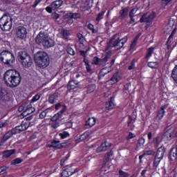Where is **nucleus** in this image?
Listing matches in <instances>:
<instances>
[{
  "label": "nucleus",
  "instance_id": "56",
  "mask_svg": "<svg viewBox=\"0 0 177 177\" xmlns=\"http://www.w3.org/2000/svg\"><path fill=\"white\" fill-rule=\"evenodd\" d=\"M84 5V8H86V9L91 8V0H86Z\"/></svg>",
  "mask_w": 177,
  "mask_h": 177
},
{
  "label": "nucleus",
  "instance_id": "16",
  "mask_svg": "<svg viewBox=\"0 0 177 177\" xmlns=\"http://www.w3.org/2000/svg\"><path fill=\"white\" fill-rule=\"evenodd\" d=\"M111 146L109 142L106 141L104 143H102L101 146L98 147L96 149L97 153H102V151H106L109 147Z\"/></svg>",
  "mask_w": 177,
  "mask_h": 177
},
{
  "label": "nucleus",
  "instance_id": "5",
  "mask_svg": "<svg viewBox=\"0 0 177 177\" xmlns=\"http://www.w3.org/2000/svg\"><path fill=\"white\" fill-rule=\"evenodd\" d=\"M0 59L7 66H12L15 62L13 54L8 50H3L0 53Z\"/></svg>",
  "mask_w": 177,
  "mask_h": 177
},
{
  "label": "nucleus",
  "instance_id": "13",
  "mask_svg": "<svg viewBox=\"0 0 177 177\" xmlns=\"http://www.w3.org/2000/svg\"><path fill=\"white\" fill-rule=\"evenodd\" d=\"M75 172H78V170L77 168L71 166L69 168L66 169L63 171L62 174L64 175V176H71V175H73V174H75Z\"/></svg>",
  "mask_w": 177,
  "mask_h": 177
},
{
  "label": "nucleus",
  "instance_id": "41",
  "mask_svg": "<svg viewBox=\"0 0 177 177\" xmlns=\"http://www.w3.org/2000/svg\"><path fill=\"white\" fill-rule=\"evenodd\" d=\"M59 135L61 139H66V138H68V136H70V134L66 131H63L62 133H60Z\"/></svg>",
  "mask_w": 177,
  "mask_h": 177
},
{
  "label": "nucleus",
  "instance_id": "36",
  "mask_svg": "<svg viewBox=\"0 0 177 177\" xmlns=\"http://www.w3.org/2000/svg\"><path fill=\"white\" fill-rule=\"evenodd\" d=\"M95 89H96V86L95 84L88 85L87 88V93H92V92H94Z\"/></svg>",
  "mask_w": 177,
  "mask_h": 177
},
{
  "label": "nucleus",
  "instance_id": "22",
  "mask_svg": "<svg viewBox=\"0 0 177 177\" xmlns=\"http://www.w3.org/2000/svg\"><path fill=\"white\" fill-rule=\"evenodd\" d=\"M96 124V119L95 118H90L86 122V127L87 128H92Z\"/></svg>",
  "mask_w": 177,
  "mask_h": 177
},
{
  "label": "nucleus",
  "instance_id": "34",
  "mask_svg": "<svg viewBox=\"0 0 177 177\" xmlns=\"http://www.w3.org/2000/svg\"><path fill=\"white\" fill-rule=\"evenodd\" d=\"M68 86L71 89H75V88H78V83H76L75 81H71L68 82Z\"/></svg>",
  "mask_w": 177,
  "mask_h": 177
},
{
  "label": "nucleus",
  "instance_id": "35",
  "mask_svg": "<svg viewBox=\"0 0 177 177\" xmlns=\"http://www.w3.org/2000/svg\"><path fill=\"white\" fill-rule=\"evenodd\" d=\"M148 66H149L150 68H158V62H148Z\"/></svg>",
  "mask_w": 177,
  "mask_h": 177
},
{
  "label": "nucleus",
  "instance_id": "8",
  "mask_svg": "<svg viewBox=\"0 0 177 177\" xmlns=\"http://www.w3.org/2000/svg\"><path fill=\"white\" fill-rule=\"evenodd\" d=\"M39 45H41L46 48H53V46H55V40L50 39V37H49V35H47L46 39L39 43Z\"/></svg>",
  "mask_w": 177,
  "mask_h": 177
},
{
  "label": "nucleus",
  "instance_id": "48",
  "mask_svg": "<svg viewBox=\"0 0 177 177\" xmlns=\"http://www.w3.org/2000/svg\"><path fill=\"white\" fill-rule=\"evenodd\" d=\"M136 12H138V8H133L129 12V17H134Z\"/></svg>",
  "mask_w": 177,
  "mask_h": 177
},
{
  "label": "nucleus",
  "instance_id": "60",
  "mask_svg": "<svg viewBox=\"0 0 177 177\" xmlns=\"http://www.w3.org/2000/svg\"><path fill=\"white\" fill-rule=\"evenodd\" d=\"M171 2V0H162V6L165 7Z\"/></svg>",
  "mask_w": 177,
  "mask_h": 177
},
{
  "label": "nucleus",
  "instance_id": "49",
  "mask_svg": "<svg viewBox=\"0 0 177 177\" xmlns=\"http://www.w3.org/2000/svg\"><path fill=\"white\" fill-rule=\"evenodd\" d=\"M119 175L120 177H129V174H128V173L124 172L122 170L119 171Z\"/></svg>",
  "mask_w": 177,
  "mask_h": 177
},
{
  "label": "nucleus",
  "instance_id": "39",
  "mask_svg": "<svg viewBox=\"0 0 177 177\" xmlns=\"http://www.w3.org/2000/svg\"><path fill=\"white\" fill-rule=\"evenodd\" d=\"M87 28H88V30H91L93 34L97 33V30H95V26H93L92 24H88L87 25Z\"/></svg>",
  "mask_w": 177,
  "mask_h": 177
},
{
  "label": "nucleus",
  "instance_id": "55",
  "mask_svg": "<svg viewBox=\"0 0 177 177\" xmlns=\"http://www.w3.org/2000/svg\"><path fill=\"white\" fill-rule=\"evenodd\" d=\"M80 14L78 13H71V17L72 19H80Z\"/></svg>",
  "mask_w": 177,
  "mask_h": 177
},
{
  "label": "nucleus",
  "instance_id": "29",
  "mask_svg": "<svg viewBox=\"0 0 177 177\" xmlns=\"http://www.w3.org/2000/svg\"><path fill=\"white\" fill-rule=\"evenodd\" d=\"M135 122V118H133L131 116H129V121L127 122L128 127H129L130 129H133L135 128V125H133V123Z\"/></svg>",
  "mask_w": 177,
  "mask_h": 177
},
{
  "label": "nucleus",
  "instance_id": "11",
  "mask_svg": "<svg viewBox=\"0 0 177 177\" xmlns=\"http://www.w3.org/2000/svg\"><path fill=\"white\" fill-rule=\"evenodd\" d=\"M17 131H16L15 129H12L11 131H8L7 133L4 135L3 137V140L0 142V146H3V143L6 142L8 139H10L13 135H16Z\"/></svg>",
  "mask_w": 177,
  "mask_h": 177
},
{
  "label": "nucleus",
  "instance_id": "3",
  "mask_svg": "<svg viewBox=\"0 0 177 177\" xmlns=\"http://www.w3.org/2000/svg\"><path fill=\"white\" fill-rule=\"evenodd\" d=\"M12 19L9 14H4L0 18V28L2 31H10L12 26Z\"/></svg>",
  "mask_w": 177,
  "mask_h": 177
},
{
  "label": "nucleus",
  "instance_id": "6",
  "mask_svg": "<svg viewBox=\"0 0 177 177\" xmlns=\"http://www.w3.org/2000/svg\"><path fill=\"white\" fill-rule=\"evenodd\" d=\"M18 56L24 67H31L32 65V59H31V57L27 53L19 52Z\"/></svg>",
  "mask_w": 177,
  "mask_h": 177
},
{
  "label": "nucleus",
  "instance_id": "57",
  "mask_svg": "<svg viewBox=\"0 0 177 177\" xmlns=\"http://www.w3.org/2000/svg\"><path fill=\"white\" fill-rule=\"evenodd\" d=\"M52 17L55 20H57V19H59V17H60V15H59L58 13L54 12L52 14Z\"/></svg>",
  "mask_w": 177,
  "mask_h": 177
},
{
  "label": "nucleus",
  "instance_id": "33",
  "mask_svg": "<svg viewBox=\"0 0 177 177\" xmlns=\"http://www.w3.org/2000/svg\"><path fill=\"white\" fill-rule=\"evenodd\" d=\"M57 99V95L56 93H54L49 97L48 102L51 104H53V103H55V102H56Z\"/></svg>",
  "mask_w": 177,
  "mask_h": 177
},
{
  "label": "nucleus",
  "instance_id": "59",
  "mask_svg": "<svg viewBox=\"0 0 177 177\" xmlns=\"http://www.w3.org/2000/svg\"><path fill=\"white\" fill-rule=\"evenodd\" d=\"M133 68H135V61L131 62L130 66L128 67V70H133Z\"/></svg>",
  "mask_w": 177,
  "mask_h": 177
},
{
  "label": "nucleus",
  "instance_id": "37",
  "mask_svg": "<svg viewBox=\"0 0 177 177\" xmlns=\"http://www.w3.org/2000/svg\"><path fill=\"white\" fill-rule=\"evenodd\" d=\"M77 38L80 44L84 45V41H85V37H84V35L81 33H77Z\"/></svg>",
  "mask_w": 177,
  "mask_h": 177
},
{
  "label": "nucleus",
  "instance_id": "53",
  "mask_svg": "<svg viewBox=\"0 0 177 177\" xmlns=\"http://www.w3.org/2000/svg\"><path fill=\"white\" fill-rule=\"evenodd\" d=\"M9 167L6 166H3L0 167V175H3V172L6 171Z\"/></svg>",
  "mask_w": 177,
  "mask_h": 177
},
{
  "label": "nucleus",
  "instance_id": "47",
  "mask_svg": "<svg viewBox=\"0 0 177 177\" xmlns=\"http://www.w3.org/2000/svg\"><path fill=\"white\" fill-rule=\"evenodd\" d=\"M59 118H62V116L59 113H57L51 118V121H57Z\"/></svg>",
  "mask_w": 177,
  "mask_h": 177
},
{
  "label": "nucleus",
  "instance_id": "24",
  "mask_svg": "<svg viewBox=\"0 0 177 177\" xmlns=\"http://www.w3.org/2000/svg\"><path fill=\"white\" fill-rule=\"evenodd\" d=\"M165 115V106H161L158 111L156 118H158V120H161Z\"/></svg>",
  "mask_w": 177,
  "mask_h": 177
},
{
  "label": "nucleus",
  "instance_id": "20",
  "mask_svg": "<svg viewBox=\"0 0 177 177\" xmlns=\"http://www.w3.org/2000/svg\"><path fill=\"white\" fill-rule=\"evenodd\" d=\"M62 5H63V1L62 0H57L51 3L53 10H56V9H59V8L62 6Z\"/></svg>",
  "mask_w": 177,
  "mask_h": 177
},
{
  "label": "nucleus",
  "instance_id": "30",
  "mask_svg": "<svg viewBox=\"0 0 177 177\" xmlns=\"http://www.w3.org/2000/svg\"><path fill=\"white\" fill-rule=\"evenodd\" d=\"M153 52H154V48L153 47L149 48L147 50V55L145 56V59H147V60H149V59L151 57V55H153Z\"/></svg>",
  "mask_w": 177,
  "mask_h": 177
},
{
  "label": "nucleus",
  "instance_id": "2",
  "mask_svg": "<svg viewBox=\"0 0 177 177\" xmlns=\"http://www.w3.org/2000/svg\"><path fill=\"white\" fill-rule=\"evenodd\" d=\"M35 61L38 67L40 68H46L50 63V59L48 53L44 51H39L36 53Z\"/></svg>",
  "mask_w": 177,
  "mask_h": 177
},
{
  "label": "nucleus",
  "instance_id": "64",
  "mask_svg": "<svg viewBox=\"0 0 177 177\" xmlns=\"http://www.w3.org/2000/svg\"><path fill=\"white\" fill-rule=\"evenodd\" d=\"M129 88H131V83H127L124 85V91H129Z\"/></svg>",
  "mask_w": 177,
  "mask_h": 177
},
{
  "label": "nucleus",
  "instance_id": "43",
  "mask_svg": "<svg viewBox=\"0 0 177 177\" xmlns=\"http://www.w3.org/2000/svg\"><path fill=\"white\" fill-rule=\"evenodd\" d=\"M153 143L155 147H158V146L160 145V138H158V137L155 138L153 140Z\"/></svg>",
  "mask_w": 177,
  "mask_h": 177
},
{
  "label": "nucleus",
  "instance_id": "18",
  "mask_svg": "<svg viewBox=\"0 0 177 177\" xmlns=\"http://www.w3.org/2000/svg\"><path fill=\"white\" fill-rule=\"evenodd\" d=\"M121 80V77L118 75V73H115L112 76L110 80L108 81L109 84L111 85H114V84H117Z\"/></svg>",
  "mask_w": 177,
  "mask_h": 177
},
{
  "label": "nucleus",
  "instance_id": "28",
  "mask_svg": "<svg viewBox=\"0 0 177 177\" xmlns=\"http://www.w3.org/2000/svg\"><path fill=\"white\" fill-rule=\"evenodd\" d=\"M162 158L157 155L155 156V158L153 159V167L155 168H157V167H158Z\"/></svg>",
  "mask_w": 177,
  "mask_h": 177
},
{
  "label": "nucleus",
  "instance_id": "54",
  "mask_svg": "<svg viewBox=\"0 0 177 177\" xmlns=\"http://www.w3.org/2000/svg\"><path fill=\"white\" fill-rule=\"evenodd\" d=\"M175 32H176V30L174 29V30L172 31V32H171V34L170 35V36L169 37V38H168V40H167V44H170V42H171V39L173 38L174 34H175Z\"/></svg>",
  "mask_w": 177,
  "mask_h": 177
},
{
  "label": "nucleus",
  "instance_id": "4",
  "mask_svg": "<svg viewBox=\"0 0 177 177\" xmlns=\"http://www.w3.org/2000/svg\"><path fill=\"white\" fill-rule=\"evenodd\" d=\"M127 37L120 39V34H116L113 35L112 39L110 40L109 44L111 48H115V49H121L124 46V44L127 42Z\"/></svg>",
  "mask_w": 177,
  "mask_h": 177
},
{
  "label": "nucleus",
  "instance_id": "7",
  "mask_svg": "<svg viewBox=\"0 0 177 177\" xmlns=\"http://www.w3.org/2000/svg\"><path fill=\"white\" fill-rule=\"evenodd\" d=\"M109 54L106 55L105 57L102 59H100L97 57H95L93 59V64H95V66H106V63H107L109 59L111 57V55H110V53H111V51L108 52Z\"/></svg>",
  "mask_w": 177,
  "mask_h": 177
},
{
  "label": "nucleus",
  "instance_id": "1",
  "mask_svg": "<svg viewBox=\"0 0 177 177\" xmlns=\"http://www.w3.org/2000/svg\"><path fill=\"white\" fill-rule=\"evenodd\" d=\"M4 81L7 86L17 88L21 82V76L16 70H8L4 73Z\"/></svg>",
  "mask_w": 177,
  "mask_h": 177
},
{
  "label": "nucleus",
  "instance_id": "10",
  "mask_svg": "<svg viewBox=\"0 0 177 177\" xmlns=\"http://www.w3.org/2000/svg\"><path fill=\"white\" fill-rule=\"evenodd\" d=\"M155 17H156V13L154 12L151 14L147 13L143 15L141 17L140 21H141V23H146L147 24H149V23H151V21L154 20Z\"/></svg>",
  "mask_w": 177,
  "mask_h": 177
},
{
  "label": "nucleus",
  "instance_id": "21",
  "mask_svg": "<svg viewBox=\"0 0 177 177\" xmlns=\"http://www.w3.org/2000/svg\"><path fill=\"white\" fill-rule=\"evenodd\" d=\"M16 153V149L6 150L3 152V158H9L10 156H13Z\"/></svg>",
  "mask_w": 177,
  "mask_h": 177
},
{
  "label": "nucleus",
  "instance_id": "15",
  "mask_svg": "<svg viewBox=\"0 0 177 177\" xmlns=\"http://www.w3.org/2000/svg\"><path fill=\"white\" fill-rule=\"evenodd\" d=\"M35 111V108L32 107L31 104H26V108L24 111L21 113V115L24 117H27V115H30V114H32Z\"/></svg>",
  "mask_w": 177,
  "mask_h": 177
},
{
  "label": "nucleus",
  "instance_id": "9",
  "mask_svg": "<svg viewBox=\"0 0 177 177\" xmlns=\"http://www.w3.org/2000/svg\"><path fill=\"white\" fill-rule=\"evenodd\" d=\"M15 34L17 38H19L20 39H24L26 37H27V29L24 26H19L15 29Z\"/></svg>",
  "mask_w": 177,
  "mask_h": 177
},
{
  "label": "nucleus",
  "instance_id": "44",
  "mask_svg": "<svg viewBox=\"0 0 177 177\" xmlns=\"http://www.w3.org/2000/svg\"><path fill=\"white\" fill-rule=\"evenodd\" d=\"M39 99H41V95L39 94H37L32 97L30 103H35V102H38Z\"/></svg>",
  "mask_w": 177,
  "mask_h": 177
},
{
  "label": "nucleus",
  "instance_id": "46",
  "mask_svg": "<svg viewBox=\"0 0 177 177\" xmlns=\"http://www.w3.org/2000/svg\"><path fill=\"white\" fill-rule=\"evenodd\" d=\"M145 145V138H141L138 140V143L137 144V146L138 147H142Z\"/></svg>",
  "mask_w": 177,
  "mask_h": 177
},
{
  "label": "nucleus",
  "instance_id": "62",
  "mask_svg": "<svg viewBox=\"0 0 177 177\" xmlns=\"http://www.w3.org/2000/svg\"><path fill=\"white\" fill-rule=\"evenodd\" d=\"M42 0H35L33 5L32 6V8H37L38 6V4Z\"/></svg>",
  "mask_w": 177,
  "mask_h": 177
},
{
  "label": "nucleus",
  "instance_id": "26",
  "mask_svg": "<svg viewBox=\"0 0 177 177\" xmlns=\"http://www.w3.org/2000/svg\"><path fill=\"white\" fill-rule=\"evenodd\" d=\"M114 98H113V97H111V100L109 102H108L106 104V109H107L108 110H112V109L113 107H115V104H114Z\"/></svg>",
  "mask_w": 177,
  "mask_h": 177
},
{
  "label": "nucleus",
  "instance_id": "61",
  "mask_svg": "<svg viewBox=\"0 0 177 177\" xmlns=\"http://www.w3.org/2000/svg\"><path fill=\"white\" fill-rule=\"evenodd\" d=\"M46 10L48 12V13H52V10H53V8H52V4H50V6H47L46 8Z\"/></svg>",
  "mask_w": 177,
  "mask_h": 177
},
{
  "label": "nucleus",
  "instance_id": "45",
  "mask_svg": "<svg viewBox=\"0 0 177 177\" xmlns=\"http://www.w3.org/2000/svg\"><path fill=\"white\" fill-rule=\"evenodd\" d=\"M154 154H156V151L153 150H147L144 152L145 156H154Z\"/></svg>",
  "mask_w": 177,
  "mask_h": 177
},
{
  "label": "nucleus",
  "instance_id": "50",
  "mask_svg": "<svg viewBox=\"0 0 177 177\" xmlns=\"http://www.w3.org/2000/svg\"><path fill=\"white\" fill-rule=\"evenodd\" d=\"M26 106L27 104H23L18 108V111H19V113H21V111H24V110H26Z\"/></svg>",
  "mask_w": 177,
  "mask_h": 177
},
{
  "label": "nucleus",
  "instance_id": "17",
  "mask_svg": "<svg viewBox=\"0 0 177 177\" xmlns=\"http://www.w3.org/2000/svg\"><path fill=\"white\" fill-rule=\"evenodd\" d=\"M67 144L62 143L60 144V141L54 140L51 142L50 147H54V149H63V147H66Z\"/></svg>",
  "mask_w": 177,
  "mask_h": 177
},
{
  "label": "nucleus",
  "instance_id": "19",
  "mask_svg": "<svg viewBox=\"0 0 177 177\" xmlns=\"http://www.w3.org/2000/svg\"><path fill=\"white\" fill-rule=\"evenodd\" d=\"M0 100H9L8 91L5 88H0Z\"/></svg>",
  "mask_w": 177,
  "mask_h": 177
},
{
  "label": "nucleus",
  "instance_id": "14",
  "mask_svg": "<svg viewBox=\"0 0 177 177\" xmlns=\"http://www.w3.org/2000/svg\"><path fill=\"white\" fill-rule=\"evenodd\" d=\"M48 33L44 31H40L35 38V42L39 44L44 41L48 36Z\"/></svg>",
  "mask_w": 177,
  "mask_h": 177
},
{
  "label": "nucleus",
  "instance_id": "12",
  "mask_svg": "<svg viewBox=\"0 0 177 177\" xmlns=\"http://www.w3.org/2000/svg\"><path fill=\"white\" fill-rule=\"evenodd\" d=\"M30 127V123L28 122H22L20 126H17L15 128V131L17 133H20V132H23V131H26Z\"/></svg>",
  "mask_w": 177,
  "mask_h": 177
},
{
  "label": "nucleus",
  "instance_id": "32",
  "mask_svg": "<svg viewBox=\"0 0 177 177\" xmlns=\"http://www.w3.org/2000/svg\"><path fill=\"white\" fill-rule=\"evenodd\" d=\"M110 71H107V68H102L99 73V78H102V77H104L106 74H109Z\"/></svg>",
  "mask_w": 177,
  "mask_h": 177
},
{
  "label": "nucleus",
  "instance_id": "51",
  "mask_svg": "<svg viewBox=\"0 0 177 177\" xmlns=\"http://www.w3.org/2000/svg\"><path fill=\"white\" fill-rule=\"evenodd\" d=\"M67 53H68V55H71L72 56H74V55H75V51H74V50L71 47H68L67 48Z\"/></svg>",
  "mask_w": 177,
  "mask_h": 177
},
{
  "label": "nucleus",
  "instance_id": "23",
  "mask_svg": "<svg viewBox=\"0 0 177 177\" xmlns=\"http://www.w3.org/2000/svg\"><path fill=\"white\" fill-rule=\"evenodd\" d=\"M173 135H174V131L171 130H168L163 134L162 138L166 140H171V139H172Z\"/></svg>",
  "mask_w": 177,
  "mask_h": 177
},
{
  "label": "nucleus",
  "instance_id": "31",
  "mask_svg": "<svg viewBox=\"0 0 177 177\" xmlns=\"http://www.w3.org/2000/svg\"><path fill=\"white\" fill-rule=\"evenodd\" d=\"M61 35H62V38H64V39H68L70 35V32L67 30L62 29L61 30Z\"/></svg>",
  "mask_w": 177,
  "mask_h": 177
},
{
  "label": "nucleus",
  "instance_id": "52",
  "mask_svg": "<svg viewBox=\"0 0 177 177\" xmlns=\"http://www.w3.org/2000/svg\"><path fill=\"white\" fill-rule=\"evenodd\" d=\"M104 15V12L102 11V12H100V13L97 15V17L96 20H97V21H100V20H102V19H103Z\"/></svg>",
  "mask_w": 177,
  "mask_h": 177
},
{
  "label": "nucleus",
  "instance_id": "40",
  "mask_svg": "<svg viewBox=\"0 0 177 177\" xmlns=\"http://www.w3.org/2000/svg\"><path fill=\"white\" fill-rule=\"evenodd\" d=\"M48 113H49L48 109L43 111L39 115V118L41 120H44V118H45V117H46V115H48Z\"/></svg>",
  "mask_w": 177,
  "mask_h": 177
},
{
  "label": "nucleus",
  "instance_id": "42",
  "mask_svg": "<svg viewBox=\"0 0 177 177\" xmlns=\"http://www.w3.org/2000/svg\"><path fill=\"white\" fill-rule=\"evenodd\" d=\"M88 138V134L87 133H83L82 134L79 139L77 140V142H82L84 140H85V139H86Z\"/></svg>",
  "mask_w": 177,
  "mask_h": 177
},
{
  "label": "nucleus",
  "instance_id": "38",
  "mask_svg": "<svg viewBox=\"0 0 177 177\" xmlns=\"http://www.w3.org/2000/svg\"><path fill=\"white\" fill-rule=\"evenodd\" d=\"M23 159L17 158L11 162V165H17V164H21Z\"/></svg>",
  "mask_w": 177,
  "mask_h": 177
},
{
  "label": "nucleus",
  "instance_id": "25",
  "mask_svg": "<svg viewBox=\"0 0 177 177\" xmlns=\"http://www.w3.org/2000/svg\"><path fill=\"white\" fill-rule=\"evenodd\" d=\"M165 153V148L164 147L161 146L160 147H159L158 149L156 156L163 158Z\"/></svg>",
  "mask_w": 177,
  "mask_h": 177
},
{
  "label": "nucleus",
  "instance_id": "27",
  "mask_svg": "<svg viewBox=\"0 0 177 177\" xmlns=\"http://www.w3.org/2000/svg\"><path fill=\"white\" fill-rule=\"evenodd\" d=\"M128 10H129L128 7H126L120 10V15L122 19H125V17L128 16Z\"/></svg>",
  "mask_w": 177,
  "mask_h": 177
},
{
  "label": "nucleus",
  "instance_id": "58",
  "mask_svg": "<svg viewBox=\"0 0 177 177\" xmlns=\"http://www.w3.org/2000/svg\"><path fill=\"white\" fill-rule=\"evenodd\" d=\"M136 136L132 133H129V136L126 137V139H127V140H129V139H133V138H135Z\"/></svg>",
  "mask_w": 177,
  "mask_h": 177
},
{
  "label": "nucleus",
  "instance_id": "63",
  "mask_svg": "<svg viewBox=\"0 0 177 177\" xmlns=\"http://www.w3.org/2000/svg\"><path fill=\"white\" fill-rule=\"evenodd\" d=\"M6 127H8L7 122H0V128H5Z\"/></svg>",
  "mask_w": 177,
  "mask_h": 177
}]
</instances>
